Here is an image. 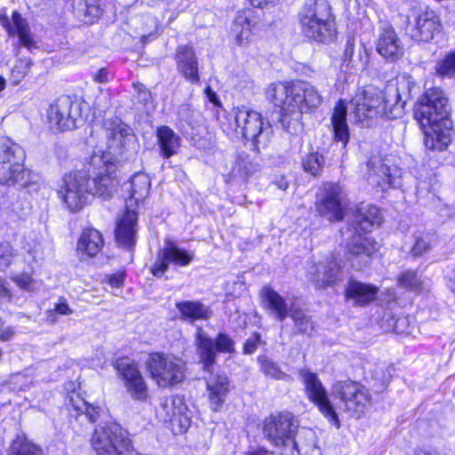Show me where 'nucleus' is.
I'll list each match as a JSON object with an SVG mask.
<instances>
[{
    "label": "nucleus",
    "instance_id": "nucleus-29",
    "mask_svg": "<svg viewBox=\"0 0 455 455\" xmlns=\"http://www.w3.org/2000/svg\"><path fill=\"white\" fill-rule=\"evenodd\" d=\"M382 222V217L379 208L371 204H361L353 215V226L355 229L369 232L374 227H379Z\"/></svg>",
    "mask_w": 455,
    "mask_h": 455
},
{
    "label": "nucleus",
    "instance_id": "nucleus-25",
    "mask_svg": "<svg viewBox=\"0 0 455 455\" xmlns=\"http://www.w3.org/2000/svg\"><path fill=\"white\" fill-rule=\"evenodd\" d=\"M175 60L178 71L188 82L199 84L198 62L193 47L189 45L178 46Z\"/></svg>",
    "mask_w": 455,
    "mask_h": 455
},
{
    "label": "nucleus",
    "instance_id": "nucleus-38",
    "mask_svg": "<svg viewBox=\"0 0 455 455\" xmlns=\"http://www.w3.org/2000/svg\"><path fill=\"white\" fill-rule=\"evenodd\" d=\"M399 287L414 292H421L426 289V278L418 270L407 269L397 277Z\"/></svg>",
    "mask_w": 455,
    "mask_h": 455
},
{
    "label": "nucleus",
    "instance_id": "nucleus-42",
    "mask_svg": "<svg viewBox=\"0 0 455 455\" xmlns=\"http://www.w3.org/2000/svg\"><path fill=\"white\" fill-rule=\"evenodd\" d=\"M413 243L408 254L412 258L423 256L432 249V235L428 233L418 231L413 234Z\"/></svg>",
    "mask_w": 455,
    "mask_h": 455
},
{
    "label": "nucleus",
    "instance_id": "nucleus-8",
    "mask_svg": "<svg viewBox=\"0 0 455 455\" xmlns=\"http://www.w3.org/2000/svg\"><path fill=\"white\" fill-rule=\"evenodd\" d=\"M96 455H131L132 440L128 432L118 424L98 426L91 438Z\"/></svg>",
    "mask_w": 455,
    "mask_h": 455
},
{
    "label": "nucleus",
    "instance_id": "nucleus-49",
    "mask_svg": "<svg viewBox=\"0 0 455 455\" xmlns=\"http://www.w3.org/2000/svg\"><path fill=\"white\" fill-rule=\"evenodd\" d=\"M436 74L440 76H451L455 74V52L447 54L435 66Z\"/></svg>",
    "mask_w": 455,
    "mask_h": 455
},
{
    "label": "nucleus",
    "instance_id": "nucleus-44",
    "mask_svg": "<svg viewBox=\"0 0 455 455\" xmlns=\"http://www.w3.org/2000/svg\"><path fill=\"white\" fill-rule=\"evenodd\" d=\"M72 6L74 8L75 14L79 19L84 20L86 23L93 22L94 19L100 13L98 6L89 4L84 0H73Z\"/></svg>",
    "mask_w": 455,
    "mask_h": 455
},
{
    "label": "nucleus",
    "instance_id": "nucleus-26",
    "mask_svg": "<svg viewBox=\"0 0 455 455\" xmlns=\"http://www.w3.org/2000/svg\"><path fill=\"white\" fill-rule=\"evenodd\" d=\"M368 166L371 168L369 174L370 181L382 190L400 186V171L396 167L388 166L381 161L378 164L370 161Z\"/></svg>",
    "mask_w": 455,
    "mask_h": 455
},
{
    "label": "nucleus",
    "instance_id": "nucleus-52",
    "mask_svg": "<svg viewBox=\"0 0 455 455\" xmlns=\"http://www.w3.org/2000/svg\"><path fill=\"white\" fill-rule=\"evenodd\" d=\"M12 279L17 284L18 287L24 291H29L34 287L35 281L29 274H19L14 275Z\"/></svg>",
    "mask_w": 455,
    "mask_h": 455
},
{
    "label": "nucleus",
    "instance_id": "nucleus-3",
    "mask_svg": "<svg viewBox=\"0 0 455 455\" xmlns=\"http://www.w3.org/2000/svg\"><path fill=\"white\" fill-rule=\"evenodd\" d=\"M451 104L440 87L427 89L414 107V118L425 135V146L432 150H444L451 142L452 122Z\"/></svg>",
    "mask_w": 455,
    "mask_h": 455
},
{
    "label": "nucleus",
    "instance_id": "nucleus-62",
    "mask_svg": "<svg viewBox=\"0 0 455 455\" xmlns=\"http://www.w3.org/2000/svg\"><path fill=\"white\" fill-rule=\"evenodd\" d=\"M275 184L283 191L286 190L289 187L288 181L283 177L275 181Z\"/></svg>",
    "mask_w": 455,
    "mask_h": 455
},
{
    "label": "nucleus",
    "instance_id": "nucleus-30",
    "mask_svg": "<svg viewBox=\"0 0 455 455\" xmlns=\"http://www.w3.org/2000/svg\"><path fill=\"white\" fill-rule=\"evenodd\" d=\"M253 22L251 10L245 9L236 12L231 27V35L238 45L243 46L249 43Z\"/></svg>",
    "mask_w": 455,
    "mask_h": 455
},
{
    "label": "nucleus",
    "instance_id": "nucleus-55",
    "mask_svg": "<svg viewBox=\"0 0 455 455\" xmlns=\"http://www.w3.org/2000/svg\"><path fill=\"white\" fill-rule=\"evenodd\" d=\"M54 309L58 314L63 315H68L72 313V309L64 299H60V302L55 305Z\"/></svg>",
    "mask_w": 455,
    "mask_h": 455
},
{
    "label": "nucleus",
    "instance_id": "nucleus-33",
    "mask_svg": "<svg viewBox=\"0 0 455 455\" xmlns=\"http://www.w3.org/2000/svg\"><path fill=\"white\" fill-rule=\"evenodd\" d=\"M102 235L94 228L84 229L78 240L77 251L88 257H95L103 247Z\"/></svg>",
    "mask_w": 455,
    "mask_h": 455
},
{
    "label": "nucleus",
    "instance_id": "nucleus-39",
    "mask_svg": "<svg viewBox=\"0 0 455 455\" xmlns=\"http://www.w3.org/2000/svg\"><path fill=\"white\" fill-rule=\"evenodd\" d=\"M150 186V179L146 173L138 172L134 174L130 182L131 199H133L136 203L143 201L149 194Z\"/></svg>",
    "mask_w": 455,
    "mask_h": 455
},
{
    "label": "nucleus",
    "instance_id": "nucleus-40",
    "mask_svg": "<svg viewBox=\"0 0 455 455\" xmlns=\"http://www.w3.org/2000/svg\"><path fill=\"white\" fill-rule=\"evenodd\" d=\"M259 371L267 377L275 380L291 381V377L283 371L277 363L266 355H259L257 358Z\"/></svg>",
    "mask_w": 455,
    "mask_h": 455
},
{
    "label": "nucleus",
    "instance_id": "nucleus-1",
    "mask_svg": "<svg viewBox=\"0 0 455 455\" xmlns=\"http://www.w3.org/2000/svg\"><path fill=\"white\" fill-rule=\"evenodd\" d=\"M414 86L413 77L404 73L388 82L384 90L369 85L358 91L350 101L355 122L369 126L379 117L396 119L402 116Z\"/></svg>",
    "mask_w": 455,
    "mask_h": 455
},
{
    "label": "nucleus",
    "instance_id": "nucleus-46",
    "mask_svg": "<svg viewBox=\"0 0 455 455\" xmlns=\"http://www.w3.org/2000/svg\"><path fill=\"white\" fill-rule=\"evenodd\" d=\"M291 317L292 318L294 325L298 329L299 332L307 336H312L314 334V323L312 322L311 317L305 312L301 310H295L291 313Z\"/></svg>",
    "mask_w": 455,
    "mask_h": 455
},
{
    "label": "nucleus",
    "instance_id": "nucleus-7",
    "mask_svg": "<svg viewBox=\"0 0 455 455\" xmlns=\"http://www.w3.org/2000/svg\"><path fill=\"white\" fill-rule=\"evenodd\" d=\"M232 114L236 130L239 129L243 137L251 142L255 151L267 148L272 129L267 122H264L260 113L242 106L233 108Z\"/></svg>",
    "mask_w": 455,
    "mask_h": 455
},
{
    "label": "nucleus",
    "instance_id": "nucleus-18",
    "mask_svg": "<svg viewBox=\"0 0 455 455\" xmlns=\"http://www.w3.org/2000/svg\"><path fill=\"white\" fill-rule=\"evenodd\" d=\"M0 25L6 31L9 37H17L19 45L29 51L37 48V42L28 20L14 11L9 18L5 12H0Z\"/></svg>",
    "mask_w": 455,
    "mask_h": 455
},
{
    "label": "nucleus",
    "instance_id": "nucleus-14",
    "mask_svg": "<svg viewBox=\"0 0 455 455\" xmlns=\"http://www.w3.org/2000/svg\"><path fill=\"white\" fill-rule=\"evenodd\" d=\"M194 257V252L179 247L171 238H165L164 247L158 250L155 262L150 267V273L156 278H162L171 264L187 267L193 261Z\"/></svg>",
    "mask_w": 455,
    "mask_h": 455
},
{
    "label": "nucleus",
    "instance_id": "nucleus-56",
    "mask_svg": "<svg viewBox=\"0 0 455 455\" xmlns=\"http://www.w3.org/2000/svg\"><path fill=\"white\" fill-rule=\"evenodd\" d=\"M108 283L112 287L119 288L124 283V275L123 274H115L109 276Z\"/></svg>",
    "mask_w": 455,
    "mask_h": 455
},
{
    "label": "nucleus",
    "instance_id": "nucleus-41",
    "mask_svg": "<svg viewBox=\"0 0 455 455\" xmlns=\"http://www.w3.org/2000/svg\"><path fill=\"white\" fill-rule=\"evenodd\" d=\"M21 153V163L25 162L26 154L21 146L12 140L10 138L0 135V161L5 164H15L14 156L16 152Z\"/></svg>",
    "mask_w": 455,
    "mask_h": 455
},
{
    "label": "nucleus",
    "instance_id": "nucleus-37",
    "mask_svg": "<svg viewBox=\"0 0 455 455\" xmlns=\"http://www.w3.org/2000/svg\"><path fill=\"white\" fill-rule=\"evenodd\" d=\"M340 280V267L336 261L331 260L327 265L319 264L314 282L316 288H325L335 284Z\"/></svg>",
    "mask_w": 455,
    "mask_h": 455
},
{
    "label": "nucleus",
    "instance_id": "nucleus-60",
    "mask_svg": "<svg viewBox=\"0 0 455 455\" xmlns=\"http://www.w3.org/2000/svg\"><path fill=\"white\" fill-rule=\"evenodd\" d=\"M14 335V331L12 328H7L1 331L0 333V340L7 341L10 340Z\"/></svg>",
    "mask_w": 455,
    "mask_h": 455
},
{
    "label": "nucleus",
    "instance_id": "nucleus-5",
    "mask_svg": "<svg viewBox=\"0 0 455 455\" xmlns=\"http://www.w3.org/2000/svg\"><path fill=\"white\" fill-rule=\"evenodd\" d=\"M331 8L327 0H309L297 14L300 33L307 38L328 43L335 36V24Z\"/></svg>",
    "mask_w": 455,
    "mask_h": 455
},
{
    "label": "nucleus",
    "instance_id": "nucleus-21",
    "mask_svg": "<svg viewBox=\"0 0 455 455\" xmlns=\"http://www.w3.org/2000/svg\"><path fill=\"white\" fill-rule=\"evenodd\" d=\"M369 60V52L364 44L356 42L353 36L347 37L341 55V68L346 72L363 70Z\"/></svg>",
    "mask_w": 455,
    "mask_h": 455
},
{
    "label": "nucleus",
    "instance_id": "nucleus-61",
    "mask_svg": "<svg viewBox=\"0 0 455 455\" xmlns=\"http://www.w3.org/2000/svg\"><path fill=\"white\" fill-rule=\"evenodd\" d=\"M251 4L258 8H264L265 6L274 4L276 0H250Z\"/></svg>",
    "mask_w": 455,
    "mask_h": 455
},
{
    "label": "nucleus",
    "instance_id": "nucleus-45",
    "mask_svg": "<svg viewBox=\"0 0 455 455\" xmlns=\"http://www.w3.org/2000/svg\"><path fill=\"white\" fill-rule=\"evenodd\" d=\"M9 455H43L42 451L24 437H17L10 446Z\"/></svg>",
    "mask_w": 455,
    "mask_h": 455
},
{
    "label": "nucleus",
    "instance_id": "nucleus-13",
    "mask_svg": "<svg viewBox=\"0 0 455 455\" xmlns=\"http://www.w3.org/2000/svg\"><path fill=\"white\" fill-rule=\"evenodd\" d=\"M299 376L305 387L307 399L312 402L319 411L339 427V419L335 410L328 398L327 391L317 374L307 369L299 371Z\"/></svg>",
    "mask_w": 455,
    "mask_h": 455
},
{
    "label": "nucleus",
    "instance_id": "nucleus-23",
    "mask_svg": "<svg viewBox=\"0 0 455 455\" xmlns=\"http://www.w3.org/2000/svg\"><path fill=\"white\" fill-rule=\"evenodd\" d=\"M281 455H322L315 432L300 427L291 446L284 448Z\"/></svg>",
    "mask_w": 455,
    "mask_h": 455
},
{
    "label": "nucleus",
    "instance_id": "nucleus-63",
    "mask_svg": "<svg viewBox=\"0 0 455 455\" xmlns=\"http://www.w3.org/2000/svg\"><path fill=\"white\" fill-rule=\"evenodd\" d=\"M267 450L263 448H259L257 450L248 451L245 455H267Z\"/></svg>",
    "mask_w": 455,
    "mask_h": 455
},
{
    "label": "nucleus",
    "instance_id": "nucleus-32",
    "mask_svg": "<svg viewBox=\"0 0 455 455\" xmlns=\"http://www.w3.org/2000/svg\"><path fill=\"white\" fill-rule=\"evenodd\" d=\"M210 403L213 411H217L225 402L229 391V380L226 375L218 374L207 381Z\"/></svg>",
    "mask_w": 455,
    "mask_h": 455
},
{
    "label": "nucleus",
    "instance_id": "nucleus-28",
    "mask_svg": "<svg viewBox=\"0 0 455 455\" xmlns=\"http://www.w3.org/2000/svg\"><path fill=\"white\" fill-rule=\"evenodd\" d=\"M379 288L375 285L350 280L345 290V297L353 305L363 307L375 300Z\"/></svg>",
    "mask_w": 455,
    "mask_h": 455
},
{
    "label": "nucleus",
    "instance_id": "nucleus-20",
    "mask_svg": "<svg viewBox=\"0 0 455 455\" xmlns=\"http://www.w3.org/2000/svg\"><path fill=\"white\" fill-rule=\"evenodd\" d=\"M116 368L131 396L139 401L146 400L148 387L138 367L129 360L122 359L116 362Z\"/></svg>",
    "mask_w": 455,
    "mask_h": 455
},
{
    "label": "nucleus",
    "instance_id": "nucleus-59",
    "mask_svg": "<svg viewBox=\"0 0 455 455\" xmlns=\"http://www.w3.org/2000/svg\"><path fill=\"white\" fill-rule=\"evenodd\" d=\"M191 111L190 107L188 105H181L179 108L178 114L179 116L187 122H189Z\"/></svg>",
    "mask_w": 455,
    "mask_h": 455
},
{
    "label": "nucleus",
    "instance_id": "nucleus-22",
    "mask_svg": "<svg viewBox=\"0 0 455 455\" xmlns=\"http://www.w3.org/2000/svg\"><path fill=\"white\" fill-rule=\"evenodd\" d=\"M376 50L383 58L391 62L397 60L403 55V44L389 23L385 22L380 27Z\"/></svg>",
    "mask_w": 455,
    "mask_h": 455
},
{
    "label": "nucleus",
    "instance_id": "nucleus-50",
    "mask_svg": "<svg viewBox=\"0 0 455 455\" xmlns=\"http://www.w3.org/2000/svg\"><path fill=\"white\" fill-rule=\"evenodd\" d=\"M73 408L78 413L84 414L91 422H95L100 415V407L89 404L79 397L77 403L73 404Z\"/></svg>",
    "mask_w": 455,
    "mask_h": 455
},
{
    "label": "nucleus",
    "instance_id": "nucleus-2",
    "mask_svg": "<svg viewBox=\"0 0 455 455\" xmlns=\"http://www.w3.org/2000/svg\"><path fill=\"white\" fill-rule=\"evenodd\" d=\"M108 161L100 155H92L84 171L69 172L63 177V185L58 193L70 212H80L95 196L108 199L112 196L118 182Z\"/></svg>",
    "mask_w": 455,
    "mask_h": 455
},
{
    "label": "nucleus",
    "instance_id": "nucleus-12",
    "mask_svg": "<svg viewBox=\"0 0 455 455\" xmlns=\"http://www.w3.org/2000/svg\"><path fill=\"white\" fill-rule=\"evenodd\" d=\"M48 122L53 132L73 130L83 122L81 103L62 95L48 109Z\"/></svg>",
    "mask_w": 455,
    "mask_h": 455
},
{
    "label": "nucleus",
    "instance_id": "nucleus-53",
    "mask_svg": "<svg viewBox=\"0 0 455 455\" xmlns=\"http://www.w3.org/2000/svg\"><path fill=\"white\" fill-rule=\"evenodd\" d=\"M261 341V336L259 332H254L243 344V354H253Z\"/></svg>",
    "mask_w": 455,
    "mask_h": 455
},
{
    "label": "nucleus",
    "instance_id": "nucleus-16",
    "mask_svg": "<svg viewBox=\"0 0 455 455\" xmlns=\"http://www.w3.org/2000/svg\"><path fill=\"white\" fill-rule=\"evenodd\" d=\"M344 198V193L339 185L325 183L315 203L316 211L330 221H341L345 216Z\"/></svg>",
    "mask_w": 455,
    "mask_h": 455
},
{
    "label": "nucleus",
    "instance_id": "nucleus-31",
    "mask_svg": "<svg viewBox=\"0 0 455 455\" xmlns=\"http://www.w3.org/2000/svg\"><path fill=\"white\" fill-rule=\"evenodd\" d=\"M347 105L344 100H339L334 107L331 115V125L334 140L340 141L345 148L349 140V129L347 123Z\"/></svg>",
    "mask_w": 455,
    "mask_h": 455
},
{
    "label": "nucleus",
    "instance_id": "nucleus-43",
    "mask_svg": "<svg viewBox=\"0 0 455 455\" xmlns=\"http://www.w3.org/2000/svg\"><path fill=\"white\" fill-rule=\"evenodd\" d=\"M181 404L182 399L179 396L164 398L161 400L157 413L163 418V420H172V417L182 412Z\"/></svg>",
    "mask_w": 455,
    "mask_h": 455
},
{
    "label": "nucleus",
    "instance_id": "nucleus-58",
    "mask_svg": "<svg viewBox=\"0 0 455 455\" xmlns=\"http://www.w3.org/2000/svg\"><path fill=\"white\" fill-rule=\"evenodd\" d=\"M94 80L98 83H106L108 80V72L105 68H101L94 75Z\"/></svg>",
    "mask_w": 455,
    "mask_h": 455
},
{
    "label": "nucleus",
    "instance_id": "nucleus-57",
    "mask_svg": "<svg viewBox=\"0 0 455 455\" xmlns=\"http://www.w3.org/2000/svg\"><path fill=\"white\" fill-rule=\"evenodd\" d=\"M204 92L209 101L213 103L215 106H220V101L218 95L210 86L205 88Z\"/></svg>",
    "mask_w": 455,
    "mask_h": 455
},
{
    "label": "nucleus",
    "instance_id": "nucleus-6",
    "mask_svg": "<svg viewBox=\"0 0 455 455\" xmlns=\"http://www.w3.org/2000/svg\"><path fill=\"white\" fill-rule=\"evenodd\" d=\"M103 129L108 150L99 155L108 160V164L112 166L113 175H116L115 163L132 159L137 154L139 145L132 129L117 116L104 119Z\"/></svg>",
    "mask_w": 455,
    "mask_h": 455
},
{
    "label": "nucleus",
    "instance_id": "nucleus-24",
    "mask_svg": "<svg viewBox=\"0 0 455 455\" xmlns=\"http://www.w3.org/2000/svg\"><path fill=\"white\" fill-rule=\"evenodd\" d=\"M14 156L15 164H3L0 161V185L14 186L19 184L26 187L31 180V172L25 168L24 163H21L20 151L16 152Z\"/></svg>",
    "mask_w": 455,
    "mask_h": 455
},
{
    "label": "nucleus",
    "instance_id": "nucleus-4",
    "mask_svg": "<svg viewBox=\"0 0 455 455\" xmlns=\"http://www.w3.org/2000/svg\"><path fill=\"white\" fill-rule=\"evenodd\" d=\"M267 98L282 110L283 123L288 116L299 120L303 113H308L320 107L323 96L309 82H275L268 85Z\"/></svg>",
    "mask_w": 455,
    "mask_h": 455
},
{
    "label": "nucleus",
    "instance_id": "nucleus-11",
    "mask_svg": "<svg viewBox=\"0 0 455 455\" xmlns=\"http://www.w3.org/2000/svg\"><path fill=\"white\" fill-rule=\"evenodd\" d=\"M235 340L226 333L220 332L215 339H212L201 327L197 328L195 346L204 371H211L218 353H235Z\"/></svg>",
    "mask_w": 455,
    "mask_h": 455
},
{
    "label": "nucleus",
    "instance_id": "nucleus-47",
    "mask_svg": "<svg viewBox=\"0 0 455 455\" xmlns=\"http://www.w3.org/2000/svg\"><path fill=\"white\" fill-rule=\"evenodd\" d=\"M32 62L30 59H18L11 69L10 81L19 84L29 73Z\"/></svg>",
    "mask_w": 455,
    "mask_h": 455
},
{
    "label": "nucleus",
    "instance_id": "nucleus-15",
    "mask_svg": "<svg viewBox=\"0 0 455 455\" xmlns=\"http://www.w3.org/2000/svg\"><path fill=\"white\" fill-rule=\"evenodd\" d=\"M332 393L352 413H362L370 403V395L360 383L352 380L338 381L332 387Z\"/></svg>",
    "mask_w": 455,
    "mask_h": 455
},
{
    "label": "nucleus",
    "instance_id": "nucleus-17",
    "mask_svg": "<svg viewBox=\"0 0 455 455\" xmlns=\"http://www.w3.org/2000/svg\"><path fill=\"white\" fill-rule=\"evenodd\" d=\"M379 244L371 237L361 234L353 235L347 242L346 259L351 267L356 270L367 267L377 257Z\"/></svg>",
    "mask_w": 455,
    "mask_h": 455
},
{
    "label": "nucleus",
    "instance_id": "nucleus-34",
    "mask_svg": "<svg viewBox=\"0 0 455 455\" xmlns=\"http://www.w3.org/2000/svg\"><path fill=\"white\" fill-rule=\"evenodd\" d=\"M261 294L265 307L274 314L277 320L283 322L289 315L285 299L270 287H265Z\"/></svg>",
    "mask_w": 455,
    "mask_h": 455
},
{
    "label": "nucleus",
    "instance_id": "nucleus-10",
    "mask_svg": "<svg viewBox=\"0 0 455 455\" xmlns=\"http://www.w3.org/2000/svg\"><path fill=\"white\" fill-rule=\"evenodd\" d=\"M185 362L172 355L152 353L147 361L151 378L161 387L181 382L185 376Z\"/></svg>",
    "mask_w": 455,
    "mask_h": 455
},
{
    "label": "nucleus",
    "instance_id": "nucleus-64",
    "mask_svg": "<svg viewBox=\"0 0 455 455\" xmlns=\"http://www.w3.org/2000/svg\"><path fill=\"white\" fill-rule=\"evenodd\" d=\"M415 455H438V454L435 451H425L422 449H417L415 451Z\"/></svg>",
    "mask_w": 455,
    "mask_h": 455
},
{
    "label": "nucleus",
    "instance_id": "nucleus-35",
    "mask_svg": "<svg viewBox=\"0 0 455 455\" xmlns=\"http://www.w3.org/2000/svg\"><path fill=\"white\" fill-rule=\"evenodd\" d=\"M157 142L164 157L169 158L177 153L180 146V136L168 126H161L156 131Z\"/></svg>",
    "mask_w": 455,
    "mask_h": 455
},
{
    "label": "nucleus",
    "instance_id": "nucleus-36",
    "mask_svg": "<svg viewBox=\"0 0 455 455\" xmlns=\"http://www.w3.org/2000/svg\"><path fill=\"white\" fill-rule=\"evenodd\" d=\"M181 319L193 323L196 320H207L212 315L210 308L200 301H182L176 304Z\"/></svg>",
    "mask_w": 455,
    "mask_h": 455
},
{
    "label": "nucleus",
    "instance_id": "nucleus-54",
    "mask_svg": "<svg viewBox=\"0 0 455 455\" xmlns=\"http://www.w3.org/2000/svg\"><path fill=\"white\" fill-rule=\"evenodd\" d=\"M12 294L4 279L0 278V302L11 301Z\"/></svg>",
    "mask_w": 455,
    "mask_h": 455
},
{
    "label": "nucleus",
    "instance_id": "nucleus-19",
    "mask_svg": "<svg viewBox=\"0 0 455 455\" xmlns=\"http://www.w3.org/2000/svg\"><path fill=\"white\" fill-rule=\"evenodd\" d=\"M442 25L437 13L430 9L420 11L409 27L408 34L414 41L427 43L441 32Z\"/></svg>",
    "mask_w": 455,
    "mask_h": 455
},
{
    "label": "nucleus",
    "instance_id": "nucleus-51",
    "mask_svg": "<svg viewBox=\"0 0 455 455\" xmlns=\"http://www.w3.org/2000/svg\"><path fill=\"white\" fill-rule=\"evenodd\" d=\"M15 256L14 250L9 242H0V270L4 271L10 267Z\"/></svg>",
    "mask_w": 455,
    "mask_h": 455
},
{
    "label": "nucleus",
    "instance_id": "nucleus-48",
    "mask_svg": "<svg viewBox=\"0 0 455 455\" xmlns=\"http://www.w3.org/2000/svg\"><path fill=\"white\" fill-rule=\"evenodd\" d=\"M324 159L319 153H310L303 159L302 164L305 172L313 176L321 173L323 168Z\"/></svg>",
    "mask_w": 455,
    "mask_h": 455
},
{
    "label": "nucleus",
    "instance_id": "nucleus-27",
    "mask_svg": "<svg viewBox=\"0 0 455 455\" xmlns=\"http://www.w3.org/2000/svg\"><path fill=\"white\" fill-rule=\"evenodd\" d=\"M137 213L127 210L117 221L116 228V239L117 243L124 248L131 249L136 243Z\"/></svg>",
    "mask_w": 455,
    "mask_h": 455
},
{
    "label": "nucleus",
    "instance_id": "nucleus-9",
    "mask_svg": "<svg viewBox=\"0 0 455 455\" xmlns=\"http://www.w3.org/2000/svg\"><path fill=\"white\" fill-rule=\"evenodd\" d=\"M299 428L297 418L291 412L283 411L267 417L263 421L262 432L264 437L278 449L277 455H281L284 448L291 446Z\"/></svg>",
    "mask_w": 455,
    "mask_h": 455
}]
</instances>
